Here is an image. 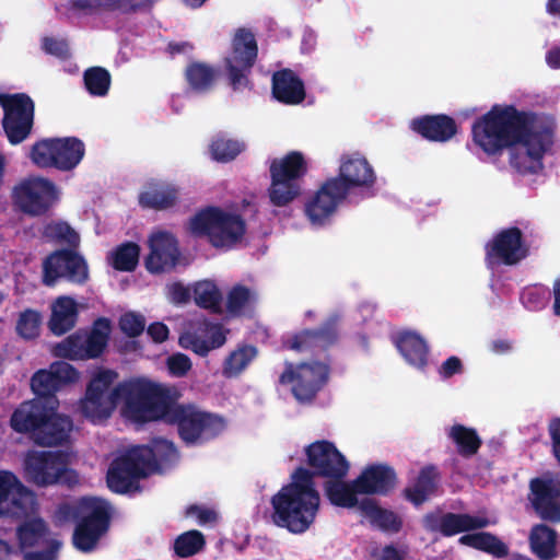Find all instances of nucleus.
Masks as SVG:
<instances>
[{"mask_svg": "<svg viewBox=\"0 0 560 560\" xmlns=\"http://www.w3.org/2000/svg\"><path fill=\"white\" fill-rule=\"evenodd\" d=\"M148 335L156 343H162L167 340L170 335L168 327L162 322H154L149 325L147 329Z\"/></svg>", "mask_w": 560, "mask_h": 560, "instance_id": "63", "label": "nucleus"}, {"mask_svg": "<svg viewBox=\"0 0 560 560\" xmlns=\"http://www.w3.org/2000/svg\"><path fill=\"white\" fill-rule=\"evenodd\" d=\"M548 431L552 442V454L560 465V418L550 421Z\"/></svg>", "mask_w": 560, "mask_h": 560, "instance_id": "62", "label": "nucleus"}, {"mask_svg": "<svg viewBox=\"0 0 560 560\" xmlns=\"http://www.w3.org/2000/svg\"><path fill=\"white\" fill-rule=\"evenodd\" d=\"M308 172L307 162L300 151H290L275 158L269 165L270 185L267 189L271 205L285 207L301 195V182Z\"/></svg>", "mask_w": 560, "mask_h": 560, "instance_id": "8", "label": "nucleus"}, {"mask_svg": "<svg viewBox=\"0 0 560 560\" xmlns=\"http://www.w3.org/2000/svg\"><path fill=\"white\" fill-rule=\"evenodd\" d=\"M485 261L490 268L505 265L515 266L528 256L524 234L517 226H511L499 231L485 245Z\"/></svg>", "mask_w": 560, "mask_h": 560, "instance_id": "19", "label": "nucleus"}, {"mask_svg": "<svg viewBox=\"0 0 560 560\" xmlns=\"http://www.w3.org/2000/svg\"><path fill=\"white\" fill-rule=\"evenodd\" d=\"M141 452L143 451L137 445L112 462L107 470L106 482L113 492L122 494L138 489L139 480L152 472Z\"/></svg>", "mask_w": 560, "mask_h": 560, "instance_id": "16", "label": "nucleus"}, {"mask_svg": "<svg viewBox=\"0 0 560 560\" xmlns=\"http://www.w3.org/2000/svg\"><path fill=\"white\" fill-rule=\"evenodd\" d=\"M59 279L79 285L89 280L88 262L74 248L57 249L44 259L43 283L54 287Z\"/></svg>", "mask_w": 560, "mask_h": 560, "instance_id": "17", "label": "nucleus"}, {"mask_svg": "<svg viewBox=\"0 0 560 560\" xmlns=\"http://www.w3.org/2000/svg\"><path fill=\"white\" fill-rule=\"evenodd\" d=\"M443 513L440 511L429 512L422 517V527L430 533H440L442 535Z\"/></svg>", "mask_w": 560, "mask_h": 560, "instance_id": "61", "label": "nucleus"}, {"mask_svg": "<svg viewBox=\"0 0 560 560\" xmlns=\"http://www.w3.org/2000/svg\"><path fill=\"white\" fill-rule=\"evenodd\" d=\"M397 483V475L387 464L368 465L354 479V486L360 494L387 495Z\"/></svg>", "mask_w": 560, "mask_h": 560, "instance_id": "27", "label": "nucleus"}, {"mask_svg": "<svg viewBox=\"0 0 560 560\" xmlns=\"http://www.w3.org/2000/svg\"><path fill=\"white\" fill-rule=\"evenodd\" d=\"M189 224L192 234L207 236L215 248H232L246 233V222L242 215L219 207H208L197 212Z\"/></svg>", "mask_w": 560, "mask_h": 560, "instance_id": "7", "label": "nucleus"}, {"mask_svg": "<svg viewBox=\"0 0 560 560\" xmlns=\"http://www.w3.org/2000/svg\"><path fill=\"white\" fill-rule=\"evenodd\" d=\"M117 377L118 373L108 369H102L92 376L78 404V411L83 418L96 424L112 416L120 402L115 387L112 388Z\"/></svg>", "mask_w": 560, "mask_h": 560, "instance_id": "10", "label": "nucleus"}, {"mask_svg": "<svg viewBox=\"0 0 560 560\" xmlns=\"http://www.w3.org/2000/svg\"><path fill=\"white\" fill-rule=\"evenodd\" d=\"M140 246L137 243H122L112 253V266L118 271H133L138 266Z\"/></svg>", "mask_w": 560, "mask_h": 560, "instance_id": "49", "label": "nucleus"}, {"mask_svg": "<svg viewBox=\"0 0 560 560\" xmlns=\"http://www.w3.org/2000/svg\"><path fill=\"white\" fill-rule=\"evenodd\" d=\"M158 0H71L73 10L85 14H95L101 11L136 13L139 10L151 8Z\"/></svg>", "mask_w": 560, "mask_h": 560, "instance_id": "34", "label": "nucleus"}, {"mask_svg": "<svg viewBox=\"0 0 560 560\" xmlns=\"http://www.w3.org/2000/svg\"><path fill=\"white\" fill-rule=\"evenodd\" d=\"M42 49L60 60H67L70 57L69 45L65 39L45 36L42 39Z\"/></svg>", "mask_w": 560, "mask_h": 560, "instance_id": "55", "label": "nucleus"}, {"mask_svg": "<svg viewBox=\"0 0 560 560\" xmlns=\"http://www.w3.org/2000/svg\"><path fill=\"white\" fill-rule=\"evenodd\" d=\"M205 547V535L197 529H190L178 535L173 546L175 555L179 558L192 557L202 551Z\"/></svg>", "mask_w": 560, "mask_h": 560, "instance_id": "46", "label": "nucleus"}, {"mask_svg": "<svg viewBox=\"0 0 560 560\" xmlns=\"http://www.w3.org/2000/svg\"><path fill=\"white\" fill-rule=\"evenodd\" d=\"M115 393L124 402V417L140 424L164 422L171 406L180 397L176 387L144 377H133L118 383Z\"/></svg>", "mask_w": 560, "mask_h": 560, "instance_id": "3", "label": "nucleus"}, {"mask_svg": "<svg viewBox=\"0 0 560 560\" xmlns=\"http://www.w3.org/2000/svg\"><path fill=\"white\" fill-rule=\"evenodd\" d=\"M178 197L179 191L176 186L163 182L151 183L139 195V205L147 209L165 210L174 207Z\"/></svg>", "mask_w": 560, "mask_h": 560, "instance_id": "35", "label": "nucleus"}, {"mask_svg": "<svg viewBox=\"0 0 560 560\" xmlns=\"http://www.w3.org/2000/svg\"><path fill=\"white\" fill-rule=\"evenodd\" d=\"M442 535L452 537L460 533L459 545L486 552L493 558L502 559L509 555V547L497 535L490 532H477L490 525L486 516L472 515L469 513H443Z\"/></svg>", "mask_w": 560, "mask_h": 560, "instance_id": "6", "label": "nucleus"}, {"mask_svg": "<svg viewBox=\"0 0 560 560\" xmlns=\"http://www.w3.org/2000/svg\"><path fill=\"white\" fill-rule=\"evenodd\" d=\"M324 490L327 499L335 506H359L357 494L360 493L354 486V479L351 482H345L342 479H327Z\"/></svg>", "mask_w": 560, "mask_h": 560, "instance_id": "42", "label": "nucleus"}, {"mask_svg": "<svg viewBox=\"0 0 560 560\" xmlns=\"http://www.w3.org/2000/svg\"><path fill=\"white\" fill-rule=\"evenodd\" d=\"M49 528L43 518L23 521L16 527V539L21 550L34 548L48 535Z\"/></svg>", "mask_w": 560, "mask_h": 560, "instance_id": "44", "label": "nucleus"}, {"mask_svg": "<svg viewBox=\"0 0 560 560\" xmlns=\"http://www.w3.org/2000/svg\"><path fill=\"white\" fill-rule=\"evenodd\" d=\"M471 136L488 155L511 149L510 165L521 175L540 173L542 159L553 144L552 126L539 124L535 113L514 105H493L472 122Z\"/></svg>", "mask_w": 560, "mask_h": 560, "instance_id": "1", "label": "nucleus"}, {"mask_svg": "<svg viewBox=\"0 0 560 560\" xmlns=\"http://www.w3.org/2000/svg\"><path fill=\"white\" fill-rule=\"evenodd\" d=\"M305 455L310 468L298 467L291 482L271 498L273 524L292 534L308 530L319 511L320 497L314 478L343 479L350 467L336 445L327 440L307 445Z\"/></svg>", "mask_w": 560, "mask_h": 560, "instance_id": "2", "label": "nucleus"}, {"mask_svg": "<svg viewBox=\"0 0 560 560\" xmlns=\"http://www.w3.org/2000/svg\"><path fill=\"white\" fill-rule=\"evenodd\" d=\"M348 196L357 189H370L376 175L370 162L360 153L343 154L338 174L330 177Z\"/></svg>", "mask_w": 560, "mask_h": 560, "instance_id": "22", "label": "nucleus"}, {"mask_svg": "<svg viewBox=\"0 0 560 560\" xmlns=\"http://www.w3.org/2000/svg\"><path fill=\"white\" fill-rule=\"evenodd\" d=\"M12 196L22 212L38 217L47 213L54 206L58 199V190L50 179L33 176L16 185Z\"/></svg>", "mask_w": 560, "mask_h": 560, "instance_id": "18", "label": "nucleus"}, {"mask_svg": "<svg viewBox=\"0 0 560 560\" xmlns=\"http://www.w3.org/2000/svg\"><path fill=\"white\" fill-rule=\"evenodd\" d=\"M3 109L2 127L8 141L16 145L32 133L35 117V104L26 93L0 94Z\"/></svg>", "mask_w": 560, "mask_h": 560, "instance_id": "15", "label": "nucleus"}, {"mask_svg": "<svg viewBox=\"0 0 560 560\" xmlns=\"http://www.w3.org/2000/svg\"><path fill=\"white\" fill-rule=\"evenodd\" d=\"M167 369L171 375L176 377L185 376L191 369L190 359L184 353H175L167 358Z\"/></svg>", "mask_w": 560, "mask_h": 560, "instance_id": "56", "label": "nucleus"}, {"mask_svg": "<svg viewBox=\"0 0 560 560\" xmlns=\"http://www.w3.org/2000/svg\"><path fill=\"white\" fill-rule=\"evenodd\" d=\"M83 81L91 95L103 97L109 91L112 77L109 71L103 67H91L84 71Z\"/></svg>", "mask_w": 560, "mask_h": 560, "instance_id": "50", "label": "nucleus"}, {"mask_svg": "<svg viewBox=\"0 0 560 560\" xmlns=\"http://www.w3.org/2000/svg\"><path fill=\"white\" fill-rule=\"evenodd\" d=\"M258 57L255 34L246 27L236 30L231 44V54L224 59L229 84L234 91L250 84L249 74Z\"/></svg>", "mask_w": 560, "mask_h": 560, "instance_id": "13", "label": "nucleus"}, {"mask_svg": "<svg viewBox=\"0 0 560 560\" xmlns=\"http://www.w3.org/2000/svg\"><path fill=\"white\" fill-rule=\"evenodd\" d=\"M273 97L285 105L301 104L306 96L303 80L291 69H281L272 74Z\"/></svg>", "mask_w": 560, "mask_h": 560, "instance_id": "30", "label": "nucleus"}, {"mask_svg": "<svg viewBox=\"0 0 560 560\" xmlns=\"http://www.w3.org/2000/svg\"><path fill=\"white\" fill-rule=\"evenodd\" d=\"M148 243L150 253L144 265L150 273L170 272L177 266L180 250L177 238L171 232H155Z\"/></svg>", "mask_w": 560, "mask_h": 560, "instance_id": "25", "label": "nucleus"}, {"mask_svg": "<svg viewBox=\"0 0 560 560\" xmlns=\"http://www.w3.org/2000/svg\"><path fill=\"white\" fill-rule=\"evenodd\" d=\"M36 504L35 494L11 471L0 470V515L25 518Z\"/></svg>", "mask_w": 560, "mask_h": 560, "instance_id": "21", "label": "nucleus"}, {"mask_svg": "<svg viewBox=\"0 0 560 560\" xmlns=\"http://www.w3.org/2000/svg\"><path fill=\"white\" fill-rule=\"evenodd\" d=\"M406 552L398 549L395 545L389 544L382 548L376 560H405Z\"/></svg>", "mask_w": 560, "mask_h": 560, "instance_id": "64", "label": "nucleus"}, {"mask_svg": "<svg viewBox=\"0 0 560 560\" xmlns=\"http://www.w3.org/2000/svg\"><path fill=\"white\" fill-rule=\"evenodd\" d=\"M339 340V317H328L319 327L303 329L283 341V347L300 353L318 355Z\"/></svg>", "mask_w": 560, "mask_h": 560, "instance_id": "20", "label": "nucleus"}, {"mask_svg": "<svg viewBox=\"0 0 560 560\" xmlns=\"http://www.w3.org/2000/svg\"><path fill=\"white\" fill-rule=\"evenodd\" d=\"M60 546V541L52 539L45 550L25 552L23 560H56Z\"/></svg>", "mask_w": 560, "mask_h": 560, "instance_id": "58", "label": "nucleus"}, {"mask_svg": "<svg viewBox=\"0 0 560 560\" xmlns=\"http://www.w3.org/2000/svg\"><path fill=\"white\" fill-rule=\"evenodd\" d=\"M78 320L77 302L71 296H59L52 304L51 316L48 322L50 331L61 336L70 331Z\"/></svg>", "mask_w": 560, "mask_h": 560, "instance_id": "37", "label": "nucleus"}, {"mask_svg": "<svg viewBox=\"0 0 560 560\" xmlns=\"http://www.w3.org/2000/svg\"><path fill=\"white\" fill-rule=\"evenodd\" d=\"M170 299L174 304H186L191 299L190 290L180 282H174L170 289Z\"/></svg>", "mask_w": 560, "mask_h": 560, "instance_id": "60", "label": "nucleus"}, {"mask_svg": "<svg viewBox=\"0 0 560 560\" xmlns=\"http://www.w3.org/2000/svg\"><path fill=\"white\" fill-rule=\"evenodd\" d=\"M463 371L464 366L462 360L456 355H452L442 363L439 369V375L443 380H448L456 374H462Z\"/></svg>", "mask_w": 560, "mask_h": 560, "instance_id": "59", "label": "nucleus"}, {"mask_svg": "<svg viewBox=\"0 0 560 560\" xmlns=\"http://www.w3.org/2000/svg\"><path fill=\"white\" fill-rule=\"evenodd\" d=\"M49 411L38 433H35V443L40 446H58L68 442L73 429V422L68 416Z\"/></svg>", "mask_w": 560, "mask_h": 560, "instance_id": "32", "label": "nucleus"}, {"mask_svg": "<svg viewBox=\"0 0 560 560\" xmlns=\"http://www.w3.org/2000/svg\"><path fill=\"white\" fill-rule=\"evenodd\" d=\"M43 237L49 242L75 248L79 245V234L63 221H52L47 223L43 230Z\"/></svg>", "mask_w": 560, "mask_h": 560, "instance_id": "48", "label": "nucleus"}, {"mask_svg": "<svg viewBox=\"0 0 560 560\" xmlns=\"http://www.w3.org/2000/svg\"><path fill=\"white\" fill-rule=\"evenodd\" d=\"M348 195L329 177L305 205V213L313 224H324Z\"/></svg>", "mask_w": 560, "mask_h": 560, "instance_id": "26", "label": "nucleus"}, {"mask_svg": "<svg viewBox=\"0 0 560 560\" xmlns=\"http://www.w3.org/2000/svg\"><path fill=\"white\" fill-rule=\"evenodd\" d=\"M284 365L279 384L292 385L291 393L301 404L312 402L328 381L329 365L326 363L314 361L294 365L287 361Z\"/></svg>", "mask_w": 560, "mask_h": 560, "instance_id": "14", "label": "nucleus"}, {"mask_svg": "<svg viewBox=\"0 0 560 560\" xmlns=\"http://www.w3.org/2000/svg\"><path fill=\"white\" fill-rule=\"evenodd\" d=\"M54 410L56 406L42 399L24 401L13 411L10 425L18 433H31L35 441V433H38L48 412Z\"/></svg>", "mask_w": 560, "mask_h": 560, "instance_id": "28", "label": "nucleus"}, {"mask_svg": "<svg viewBox=\"0 0 560 560\" xmlns=\"http://www.w3.org/2000/svg\"><path fill=\"white\" fill-rule=\"evenodd\" d=\"M166 424L175 425L177 434L184 444L202 445L225 429V420L217 415L202 410L195 404L174 402L164 420Z\"/></svg>", "mask_w": 560, "mask_h": 560, "instance_id": "5", "label": "nucleus"}, {"mask_svg": "<svg viewBox=\"0 0 560 560\" xmlns=\"http://www.w3.org/2000/svg\"><path fill=\"white\" fill-rule=\"evenodd\" d=\"M257 349L254 346H243L232 351L223 364V375L228 378L238 376L256 357Z\"/></svg>", "mask_w": 560, "mask_h": 560, "instance_id": "47", "label": "nucleus"}, {"mask_svg": "<svg viewBox=\"0 0 560 560\" xmlns=\"http://www.w3.org/2000/svg\"><path fill=\"white\" fill-rule=\"evenodd\" d=\"M441 475L434 465L422 467L413 482L404 489L402 495L413 506L419 508L438 491Z\"/></svg>", "mask_w": 560, "mask_h": 560, "instance_id": "33", "label": "nucleus"}, {"mask_svg": "<svg viewBox=\"0 0 560 560\" xmlns=\"http://www.w3.org/2000/svg\"><path fill=\"white\" fill-rule=\"evenodd\" d=\"M410 128L423 139L432 142H447L458 132L456 120L446 114L422 115L410 122Z\"/></svg>", "mask_w": 560, "mask_h": 560, "instance_id": "29", "label": "nucleus"}, {"mask_svg": "<svg viewBox=\"0 0 560 560\" xmlns=\"http://www.w3.org/2000/svg\"><path fill=\"white\" fill-rule=\"evenodd\" d=\"M59 513L75 522L72 544L82 552L94 550L110 526V505L101 498L83 497L73 504H62Z\"/></svg>", "mask_w": 560, "mask_h": 560, "instance_id": "4", "label": "nucleus"}, {"mask_svg": "<svg viewBox=\"0 0 560 560\" xmlns=\"http://www.w3.org/2000/svg\"><path fill=\"white\" fill-rule=\"evenodd\" d=\"M195 303L212 314L220 315L222 313L221 302L222 294L213 281L201 280L192 287Z\"/></svg>", "mask_w": 560, "mask_h": 560, "instance_id": "45", "label": "nucleus"}, {"mask_svg": "<svg viewBox=\"0 0 560 560\" xmlns=\"http://www.w3.org/2000/svg\"><path fill=\"white\" fill-rule=\"evenodd\" d=\"M243 149V143L222 135L217 136L210 144L211 155L213 160L218 162H230L234 160Z\"/></svg>", "mask_w": 560, "mask_h": 560, "instance_id": "51", "label": "nucleus"}, {"mask_svg": "<svg viewBox=\"0 0 560 560\" xmlns=\"http://www.w3.org/2000/svg\"><path fill=\"white\" fill-rule=\"evenodd\" d=\"M528 488L527 498L536 515L545 522L560 523V483L551 478L535 477Z\"/></svg>", "mask_w": 560, "mask_h": 560, "instance_id": "24", "label": "nucleus"}, {"mask_svg": "<svg viewBox=\"0 0 560 560\" xmlns=\"http://www.w3.org/2000/svg\"><path fill=\"white\" fill-rule=\"evenodd\" d=\"M112 331L110 320L98 317L90 332L78 330L59 342L55 348L57 357L70 360L100 358L107 348Z\"/></svg>", "mask_w": 560, "mask_h": 560, "instance_id": "12", "label": "nucleus"}, {"mask_svg": "<svg viewBox=\"0 0 560 560\" xmlns=\"http://www.w3.org/2000/svg\"><path fill=\"white\" fill-rule=\"evenodd\" d=\"M23 469L25 479L37 487L78 482V475L68 467V454L62 451H27Z\"/></svg>", "mask_w": 560, "mask_h": 560, "instance_id": "9", "label": "nucleus"}, {"mask_svg": "<svg viewBox=\"0 0 560 560\" xmlns=\"http://www.w3.org/2000/svg\"><path fill=\"white\" fill-rule=\"evenodd\" d=\"M84 154L85 145L77 137L45 138L31 147L28 158L40 168L69 172L80 164Z\"/></svg>", "mask_w": 560, "mask_h": 560, "instance_id": "11", "label": "nucleus"}, {"mask_svg": "<svg viewBox=\"0 0 560 560\" xmlns=\"http://www.w3.org/2000/svg\"><path fill=\"white\" fill-rule=\"evenodd\" d=\"M218 75L219 72L214 67L201 61H192L185 69V79L189 88L197 93L210 91Z\"/></svg>", "mask_w": 560, "mask_h": 560, "instance_id": "41", "label": "nucleus"}, {"mask_svg": "<svg viewBox=\"0 0 560 560\" xmlns=\"http://www.w3.org/2000/svg\"><path fill=\"white\" fill-rule=\"evenodd\" d=\"M253 298L252 291L243 285H234L226 296V311L232 316H238Z\"/></svg>", "mask_w": 560, "mask_h": 560, "instance_id": "53", "label": "nucleus"}, {"mask_svg": "<svg viewBox=\"0 0 560 560\" xmlns=\"http://www.w3.org/2000/svg\"><path fill=\"white\" fill-rule=\"evenodd\" d=\"M529 547L539 560H553L558 557L557 532L541 523L532 527L529 533Z\"/></svg>", "mask_w": 560, "mask_h": 560, "instance_id": "38", "label": "nucleus"}, {"mask_svg": "<svg viewBox=\"0 0 560 560\" xmlns=\"http://www.w3.org/2000/svg\"><path fill=\"white\" fill-rule=\"evenodd\" d=\"M79 377L78 371L68 362H55L48 370H38L31 378V388L36 399L45 400L57 407L56 392L67 384L74 383Z\"/></svg>", "mask_w": 560, "mask_h": 560, "instance_id": "23", "label": "nucleus"}, {"mask_svg": "<svg viewBox=\"0 0 560 560\" xmlns=\"http://www.w3.org/2000/svg\"><path fill=\"white\" fill-rule=\"evenodd\" d=\"M120 330L130 338L140 336L145 328V318L136 312L122 314L118 322Z\"/></svg>", "mask_w": 560, "mask_h": 560, "instance_id": "54", "label": "nucleus"}, {"mask_svg": "<svg viewBox=\"0 0 560 560\" xmlns=\"http://www.w3.org/2000/svg\"><path fill=\"white\" fill-rule=\"evenodd\" d=\"M186 516L196 517L200 525L214 523L218 520V514L214 510L198 504H191L187 506Z\"/></svg>", "mask_w": 560, "mask_h": 560, "instance_id": "57", "label": "nucleus"}, {"mask_svg": "<svg viewBox=\"0 0 560 560\" xmlns=\"http://www.w3.org/2000/svg\"><path fill=\"white\" fill-rule=\"evenodd\" d=\"M152 472L160 469L163 465L174 463L178 458V452L175 444L163 438H154L150 445H138Z\"/></svg>", "mask_w": 560, "mask_h": 560, "instance_id": "40", "label": "nucleus"}, {"mask_svg": "<svg viewBox=\"0 0 560 560\" xmlns=\"http://www.w3.org/2000/svg\"><path fill=\"white\" fill-rule=\"evenodd\" d=\"M448 438L456 444L457 453L465 458L476 455L482 445L477 431L464 424H454L448 431Z\"/></svg>", "mask_w": 560, "mask_h": 560, "instance_id": "43", "label": "nucleus"}, {"mask_svg": "<svg viewBox=\"0 0 560 560\" xmlns=\"http://www.w3.org/2000/svg\"><path fill=\"white\" fill-rule=\"evenodd\" d=\"M40 326L39 312L27 308L20 313L16 322V332L25 340H32L38 337Z\"/></svg>", "mask_w": 560, "mask_h": 560, "instance_id": "52", "label": "nucleus"}, {"mask_svg": "<svg viewBox=\"0 0 560 560\" xmlns=\"http://www.w3.org/2000/svg\"><path fill=\"white\" fill-rule=\"evenodd\" d=\"M359 510L369 518L371 524L382 532L397 534L402 528V520L392 510L380 506L374 499L365 498L360 501Z\"/></svg>", "mask_w": 560, "mask_h": 560, "instance_id": "36", "label": "nucleus"}, {"mask_svg": "<svg viewBox=\"0 0 560 560\" xmlns=\"http://www.w3.org/2000/svg\"><path fill=\"white\" fill-rule=\"evenodd\" d=\"M396 346L405 360L417 369H424L428 363L429 348L422 337L416 332L405 331L397 338Z\"/></svg>", "mask_w": 560, "mask_h": 560, "instance_id": "39", "label": "nucleus"}, {"mask_svg": "<svg viewBox=\"0 0 560 560\" xmlns=\"http://www.w3.org/2000/svg\"><path fill=\"white\" fill-rule=\"evenodd\" d=\"M199 326L208 336V339L201 338L197 332H188L186 336L180 338V343L196 354L207 357L211 350L223 346L226 338L222 330V325L219 323H212L211 320L203 318L199 322Z\"/></svg>", "mask_w": 560, "mask_h": 560, "instance_id": "31", "label": "nucleus"}]
</instances>
